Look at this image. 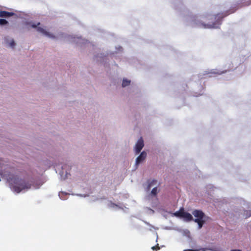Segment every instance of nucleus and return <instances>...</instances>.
<instances>
[{
    "label": "nucleus",
    "instance_id": "nucleus-1",
    "mask_svg": "<svg viewBox=\"0 0 251 251\" xmlns=\"http://www.w3.org/2000/svg\"><path fill=\"white\" fill-rule=\"evenodd\" d=\"M10 189L17 193H19L23 190H27L33 185L34 188L38 189L41 184L34 185L32 181H26L20 178L17 175H11L7 179Z\"/></svg>",
    "mask_w": 251,
    "mask_h": 251
},
{
    "label": "nucleus",
    "instance_id": "nucleus-2",
    "mask_svg": "<svg viewBox=\"0 0 251 251\" xmlns=\"http://www.w3.org/2000/svg\"><path fill=\"white\" fill-rule=\"evenodd\" d=\"M251 4V0H241L240 2L237 3V4L236 5V6L230 9H229L228 11H226L225 13L223 14L222 13L221 16V14H218L217 15H216L215 18H217V17L219 18H223L227 15L233 13L234 12L236 11L237 9L238 8L242 7V6H246L250 5Z\"/></svg>",
    "mask_w": 251,
    "mask_h": 251
},
{
    "label": "nucleus",
    "instance_id": "nucleus-3",
    "mask_svg": "<svg viewBox=\"0 0 251 251\" xmlns=\"http://www.w3.org/2000/svg\"><path fill=\"white\" fill-rule=\"evenodd\" d=\"M144 146V141L142 138L139 139L135 145V151L136 154L139 153Z\"/></svg>",
    "mask_w": 251,
    "mask_h": 251
},
{
    "label": "nucleus",
    "instance_id": "nucleus-4",
    "mask_svg": "<svg viewBox=\"0 0 251 251\" xmlns=\"http://www.w3.org/2000/svg\"><path fill=\"white\" fill-rule=\"evenodd\" d=\"M192 214L195 217L197 218L196 219H203L204 216V213L202 211L199 210H194L192 212Z\"/></svg>",
    "mask_w": 251,
    "mask_h": 251
},
{
    "label": "nucleus",
    "instance_id": "nucleus-5",
    "mask_svg": "<svg viewBox=\"0 0 251 251\" xmlns=\"http://www.w3.org/2000/svg\"><path fill=\"white\" fill-rule=\"evenodd\" d=\"M147 156V153L143 151H142L140 155L137 157L136 160V164L138 165L139 163H140L141 162H142L145 159Z\"/></svg>",
    "mask_w": 251,
    "mask_h": 251
},
{
    "label": "nucleus",
    "instance_id": "nucleus-6",
    "mask_svg": "<svg viewBox=\"0 0 251 251\" xmlns=\"http://www.w3.org/2000/svg\"><path fill=\"white\" fill-rule=\"evenodd\" d=\"M13 12H9L5 11H0V17H9L15 15Z\"/></svg>",
    "mask_w": 251,
    "mask_h": 251
},
{
    "label": "nucleus",
    "instance_id": "nucleus-7",
    "mask_svg": "<svg viewBox=\"0 0 251 251\" xmlns=\"http://www.w3.org/2000/svg\"><path fill=\"white\" fill-rule=\"evenodd\" d=\"M37 31L39 32H41V33H43L45 35L47 36H48L49 37H50V38H54V36H53L52 35L50 34L48 32L46 31L44 28H43L42 27H37Z\"/></svg>",
    "mask_w": 251,
    "mask_h": 251
},
{
    "label": "nucleus",
    "instance_id": "nucleus-8",
    "mask_svg": "<svg viewBox=\"0 0 251 251\" xmlns=\"http://www.w3.org/2000/svg\"><path fill=\"white\" fill-rule=\"evenodd\" d=\"M148 185L147 187L148 190H150L151 188L153 186H155L157 184V181L155 179H153L151 181H148Z\"/></svg>",
    "mask_w": 251,
    "mask_h": 251
},
{
    "label": "nucleus",
    "instance_id": "nucleus-9",
    "mask_svg": "<svg viewBox=\"0 0 251 251\" xmlns=\"http://www.w3.org/2000/svg\"><path fill=\"white\" fill-rule=\"evenodd\" d=\"M183 218H184L187 222H189L193 220L192 216L189 213L187 212H185Z\"/></svg>",
    "mask_w": 251,
    "mask_h": 251
},
{
    "label": "nucleus",
    "instance_id": "nucleus-10",
    "mask_svg": "<svg viewBox=\"0 0 251 251\" xmlns=\"http://www.w3.org/2000/svg\"><path fill=\"white\" fill-rule=\"evenodd\" d=\"M194 221L198 223L199 225V228L200 229L202 227L204 223V221L203 219L200 220V219H195Z\"/></svg>",
    "mask_w": 251,
    "mask_h": 251
},
{
    "label": "nucleus",
    "instance_id": "nucleus-11",
    "mask_svg": "<svg viewBox=\"0 0 251 251\" xmlns=\"http://www.w3.org/2000/svg\"><path fill=\"white\" fill-rule=\"evenodd\" d=\"M158 191L159 190H158L157 187H155L152 189L151 192V195L153 197H156Z\"/></svg>",
    "mask_w": 251,
    "mask_h": 251
},
{
    "label": "nucleus",
    "instance_id": "nucleus-12",
    "mask_svg": "<svg viewBox=\"0 0 251 251\" xmlns=\"http://www.w3.org/2000/svg\"><path fill=\"white\" fill-rule=\"evenodd\" d=\"M185 212H185L183 210V209H182V210H179V211L176 212L175 215H176L178 217H179L183 218L184 217V214L185 213Z\"/></svg>",
    "mask_w": 251,
    "mask_h": 251
},
{
    "label": "nucleus",
    "instance_id": "nucleus-13",
    "mask_svg": "<svg viewBox=\"0 0 251 251\" xmlns=\"http://www.w3.org/2000/svg\"><path fill=\"white\" fill-rule=\"evenodd\" d=\"M130 83V81L126 79H124L122 82V87H125L129 85Z\"/></svg>",
    "mask_w": 251,
    "mask_h": 251
},
{
    "label": "nucleus",
    "instance_id": "nucleus-14",
    "mask_svg": "<svg viewBox=\"0 0 251 251\" xmlns=\"http://www.w3.org/2000/svg\"><path fill=\"white\" fill-rule=\"evenodd\" d=\"M202 27L204 28H213L215 27V25L213 24L212 25H205V24H202Z\"/></svg>",
    "mask_w": 251,
    "mask_h": 251
},
{
    "label": "nucleus",
    "instance_id": "nucleus-15",
    "mask_svg": "<svg viewBox=\"0 0 251 251\" xmlns=\"http://www.w3.org/2000/svg\"><path fill=\"white\" fill-rule=\"evenodd\" d=\"M7 24H8V22L6 20L0 19V25H4Z\"/></svg>",
    "mask_w": 251,
    "mask_h": 251
},
{
    "label": "nucleus",
    "instance_id": "nucleus-16",
    "mask_svg": "<svg viewBox=\"0 0 251 251\" xmlns=\"http://www.w3.org/2000/svg\"><path fill=\"white\" fill-rule=\"evenodd\" d=\"M151 249L153 250H155V251H157L158 250H159L160 248L159 247L158 245H157V246H153Z\"/></svg>",
    "mask_w": 251,
    "mask_h": 251
},
{
    "label": "nucleus",
    "instance_id": "nucleus-17",
    "mask_svg": "<svg viewBox=\"0 0 251 251\" xmlns=\"http://www.w3.org/2000/svg\"><path fill=\"white\" fill-rule=\"evenodd\" d=\"M15 42L14 40H12L10 43V46L13 48L15 46Z\"/></svg>",
    "mask_w": 251,
    "mask_h": 251
},
{
    "label": "nucleus",
    "instance_id": "nucleus-18",
    "mask_svg": "<svg viewBox=\"0 0 251 251\" xmlns=\"http://www.w3.org/2000/svg\"><path fill=\"white\" fill-rule=\"evenodd\" d=\"M246 212L247 213V215H248L247 217H249L251 216V212L250 211H246Z\"/></svg>",
    "mask_w": 251,
    "mask_h": 251
},
{
    "label": "nucleus",
    "instance_id": "nucleus-19",
    "mask_svg": "<svg viewBox=\"0 0 251 251\" xmlns=\"http://www.w3.org/2000/svg\"><path fill=\"white\" fill-rule=\"evenodd\" d=\"M31 26L33 28H37V25H36L35 24H32Z\"/></svg>",
    "mask_w": 251,
    "mask_h": 251
},
{
    "label": "nucleus",
    "instance_id": "nucleus-20",
    "mask_svg": "<svg viewBox=\"0 0 251 251\" xmlns=\"http://www.w3.org/2000/svg\"><path fill=\"white\" fill-rule=\"evenodd\" d=\"M40 24V23H38L37 24V25H39Z\"/></svg>",
    "mask_w": 251,
    "mask_h": 251
}]
</instances>
